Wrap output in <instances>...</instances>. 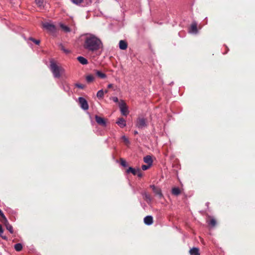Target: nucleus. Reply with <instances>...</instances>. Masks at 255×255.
Masks as SVG:
<instances>
[{
  "mask_svg": "<svg viewBox=\"0 0 255 255\" xmlns=\"http://www.w3.org/2000/svg\"><path fill=\"white\" fill-rule=\"evenodd\" d=\"M22 245L20 243H17V244H16L14 246V249L15 250V251H16L17 252H20L21 251V250L22 249Z\"/></svg>",
  "mask_w": 255,
  "mask_h": 255,
  "instance_id": "24",
  "label": "nucleus"
},
{
  "mask_svg": "<svg viewBox=\"0 0 255 255\" xmlns=\"http://www.w3.org/2000/svg\"><path fill=\"white\" fill-rule=\"evenodd\" d=\"M61 50L63 51V52H64L66 54H68L70 53V51L65 49L63 46L61 47Z\"/></svg>",
  "mask_w": 255,
  "mask_h": 255,
  "instance_id": "36",
  "label": "nucleus"
},
{
  "mask_svg": "<svg viewBox=\"0 0 255 255\" xmlns=\"http://www.w3.org/2000/svg\"><path fill=\"white\" fill-rule=\"evenodd\" d=\"M43 27L47 30L48 31L51 33L55 32L56 27L55 26L49 22H44L42 23Z\"/></svg>",
  "mask_w": 255,
  "mask_h": 255,
  "instance_id": "4",
  "label": "nucleus"
},
{
  "mask_svg": "<svg viewBox=\"0 0 255 255\" xmlns=\"http://www.w3.org/2000/svg\"><path fill=\"white\" fill-rule=\"evenodd\" d=\"M134 134H136L138 133V132L137 131H134Z\"/></svg>",
  "mask_w": 255,
  "mask_h": 255,
  "instance_id": "40",
  "label": "nucleus"
},
{
  "mask_svg": "<svg viewBox=\"0 0 255 255\" xmlns=\"http://www.w3.org/2000/svg\"><path fill=\"white\" fill-rule=\"evenodd\" d=\"M77 60L82 65H86L88 63L87 59L83 56H78Z\"/></svg>",
  "mask_w": 255,
  "mask_h": 255,
  "instance_id": "16",
  "label": "nucleus"
},
{
  "mask_svg": "<svg viewBox=\"0 0 255 255\" xmlns=\"http://www.w3.org/2000/svg\"><path fill=\"white\" fill-rule=\"evenodd\" d=\"M141 195L143 196L144 199L148 204H150L152 201V199L150 195L146 191H143L141 193Z\"/></svg>",
  "mask_w": 255,
  "mask_h": 255,
  "instance_id": "9",
  "label": "nucleus"
},
{
  "mask_svg": "<svg viewBox=\"0 0 255 255\" xmlns=\"http://www.w3.org/2000/svg\"><path fill=\"white\" fill-rule=\"evenodd\" d=\"M119 47L122 50H126L128 47V44L125 41L121 40L119 42Z\"/></svg>",
  "mask_w": 255,
  "mask_h": 255,
  "instance_id": "15",
  "label": "nucleus"
},
{
  "mask_svg": "<svg viewBox=\"0 0 255 255\" xmlns=\"http://www.w3.org/2000/svg\"><path fill=\"white\" fill-rule=\"evenodd\" d=\"M60 26L66 32H69L70 31V28L63 23H60Z\"/></svg>",
  "mask_w": 255,
  "mask_h": 255,
  "instance_id": "23",
  "label": "nucleus"
},
{
  "mask_svg": "<svg viewBox=\"0 0 255 255\" xmlns=\"http://www.w3.org/2000/svg\"><path fill=\"white\" fill-rule=\"evenodd\" d=\"M122 139L124 140L126 144H128L129 143V140L125 135L122 136Z\"/></svg>",
  "mask_w": 255,
  "mask_h": 255,
  "instance_id": "29",
  "label": "nucleus"
},
{
  "mask_svg": "<svg viewBox=\"0 0 255 255\" xmlns=\"http://www.w3.org/2000/svg\"><path fill=\"white\" fill-rule=\"evenodd\" d=\"M208 204H209V203H206V205H207V206L208 205Z\"/></svg>",
  "mask_w": 255,
  "mask_h": 255,
  "instance_id": "42",
  "label": "nucleus"
},
{
  "mask_svg": "<svg viewBox=\"0 0 255 255\" xmlns=\"http://www.w3.org/2000/svg\"><path fill=\"white\" fill-rule=\"evenodd\" d=\"M61 87L63 90L68 93L69 95L71 94L70 91V87L68 83H67L66 81H63L61 82Z\"/></svg>",
  "mask_w": 255,
  "mask_h": 255,
  "instance_id": "10",
  "label": "nucleus"
},
{
  "mask_svg": "<svg viewBox=\"0 0 255 255\" xmlns=\"http://www.w3.org/2000/svg\"><path fill=\"white\" fill-rule=\"evenodd\" d=\"M136 175L138 177H141L142 176V173L140 169L137 168V172Z\"/></svg>",
  "mask_w": 255,
  "mask_h": 255,
  "instance_id": "33",
  "label": "nucleus"
},
{
  "mask_svg": "<svg viewBox=\"0 0 255 255\" xmlns=\"http://www.w3.org/2000/svg\"><path fill=\"white\" fill-rule=\"evenodd\" d=\"M0 216L2 218L3 221L5 220V219H6L3 214L2 211L0 209Z\"/></svg>",
  "mask_w": 255,
  "mask_h": 255,
  "instance_id": "37",
  "label": "nucleus"
},
{
  "mask_svg": "<svg viewBox=\"0 0 255 255\" xmlns=\"http://www.w3.org/2000/svg\"><path fill=\"white\" fill-rule=\"evenodd\" d=\"M3 223L5 226L6 229L9 232L10 234L13 233V227L9 223L8 221L6 219H5V220L3 221Z\"/></svg>",
  "mask_w": 255,
  "mask_h": 255,
  "instance_id": "11",
  "label": "nucleus"
},
{
  "mask_svg": "<svg viewBox=\"0 0 255 255\" xmlns=\"http://www.w3.org/2000/svg\"><path fill=\"white\" fill-rule=\"evenodd\" d=\"M108 90H105V91L104 92V93H108Z\"/></svg>",
  "mask_w": 255,
  "mask_h": 255,
  "instance_id": "41",
  "label": "nucleus"
},
{
  "mask_svg": "<svg viewBox=\"0 0 255 255\" xmlns=\"http://www.w3.org/2000/svg\"><path fill=\"white\" fill-rule=\"evenodd\" d=\"M112 87H113V84H110L108 85V88H112Z\"/></svg>",
  "mask_w": 255,
  "mask_h": 255,
  "instance_id": "39",
  "label": "nucleus"
},
{
  "mask_svg": "<svg viewBox=\"0 0 255 255\" xmlns=\"http://www.w3.org/2000/svg\"><path fill=\"white\" fill-rule=\"evenodd\" d=\"M137 172V168L134 169L132 167H129L127 170L128 173H131L133 175H136Z\"/></svg>",
  "mask_w": 255,
  "mask_h": 255,
  "instance_id": "21",
  "label": "nucleus"
},
{
  "mask_svg": "<svg viewBox=\"0 0 255 255\" xmlns=\"http://www.w3.org/2000/svg\"><path fill=\"white\" fill-rule=\"evenodd\" d=\"M147 126V124L145 119L143 118H139L136 122V127L140 129H142Z\"/></svg>",
  "mask_w": 255,
  "mask_h": 255,
  "instance_id": "3",
  "label": "nucleus"
},
{
  "mask_svg": "<svg viewBox=\"0 0 255 255\" xmlns=\"http://www.w3.org/2000/svg\"><path fill=\"white\" fill-rule=\"evenodd\" d=\"M86 79L88 83H91L94 80L95 78L93 75H89L86 76Z\"/></svg>",
  "mask_w": 255,
  "mask_h": 255,
  "instance_id": "25",
  "label": "nucleus"
},
{
  "mask_svg": "<svg viewBox=\"0 0 255 255\" xmlns=\"http://www.w3.org/2000/svg\"><path fill=\"white\" fill-rule=\"evenodd\" d=\"M104 92L103 90H100L98 91L97 93V97L99 99H102L104 97Z\"/></svg>",
  "mask_w": 255,
  "mask_h": 255,
  "instance_id": "26",
  "label": "nucleus"
},
{
  "mask_svg": "<svg viewBox=\"0 0 255 255\" xmlns=\"http://www.w3.org/2000/svg\"><path fill=\"white\" fill-rule=\"evenodd\" d=\"M189 252L190 255H200L199 249L197 248H193Z\"/></svg>",
  "mask_w": 255,
  "mask_h": 255,
  "instance_id": "18",
  "label": "nucleus"
},
{
  "mask_svg": "<svg viewBox=\"0 0 255 255\" xmlns=\"http://www.w3.org/2000/svg\"><path fill=\"white\" fill-rule=\"evenodd\" d=\"M103 46L101 40L93 34H87L86 35L83 47L89 52H95Z\"/></svg>",
  "mask_w": 255,
  "mask_h": 255,
  "instance_id": "1",
  "label": "nucleus"
},
{
  "mask_svg": "<svg viewBox=\"0 0 255 255\" xmlns=\"http://www.w3.org/2000/svg\"><path fill=\"white\" fill-rule=\"evenodd\" d=\"M3 231L1 225L0 224V236L2 237L3 239H6V238L5 236H2V234H3Z\"/></svg>",
  "mask_w": 255,
  "mask_h": 255,
  "instance_id": "31",
  "label": "nucleus"
},
{
  "mask_svg": "<svg viewBox=\"0 0 255 255\" xmlns=\"http://www.w3.org/2000/svg\"><path fill=\"white\" fill-rule=\"evenodd\" d=\"M119 107L122 115L126 116L128 112L126 103L122 101L120 104Z\"/></svg>",
  "mask_w": 255,
  "mask_h": 255,
  "instance_id": "7",
  "label": "nucleus"
},
{
  "mask_svg": "<svg viewBox=\"0 0 255 255\" xmlns=\"http://www.w3.org/2000/svg\"><path fill=\"white\" fill-rule=\"evenodd\" d=\"M28 40L33 41L34 43H35L36 45H39L40 43V40H36L34 39L32 37H29L28 38Z\"/></svg>",
  "mask_w": 255,
  "mask_h": 255,
  "instance_id": "27",
  "label": "nucleus"
},
{
  "mask_svg": "<svg viewBox=\"0 0 255 255\" xmlns=\"http://www.w3.org/2000/svg\"><path fill=\"white\" fill-rule=\"evenodd\" d=\"M172 194L174 195L177 196L180 194V190L178 187H174L172 189Z\"/></svg>",
  "mask_w": 255,
  "mask_h": 255,
  "instance_id": "20",
  "label": "nucleus"
},
{
  "mask_svg": "<svg viewBox=\"0 0 255 255\" xmlns=\"http://www.w3.org/2000/svg\"><path fill=\"white\" fill-rule=\"evenodd\" d=\"M95 120L98 124L99 125H101L103 127H106L107 126V122L106 120L101 117H99L97 115L95 116Z\"/></svg>",
  "mask_w": 255,
  "mask_h": 255,
  "instance_id": "8",
  "label": "nucleus"
},
{
  "mask_svg": "<svg viewBox=\"0 0 255 255\" xmlns=\"http://www.w3.org/2000/svg\"><path fill=\"white\" fill-rule=\"evenodd\" d=\"M197 24L196 22H193L190 28L189 32L193 34H197L198 33Z\"/></svg>",
  "mask_w": 255,
  "mask_h": 255,
  "instance_id": "12",
  "label": "nucleus"
},
{
  "mask_svg": "<svg viewBox=\"0 0 255 255\" xmlns=\"http://www.w3.org/2000/svg\"><path fill=\"white\" fill-rule=\"evenodd\" d=\"M121 164L123 166L126 167L127 166V162L125 160H124L123 159H121Z\"/></svg>",
  "mask_w": 255,
  "mask_h": 255,
  "instance_id": "35",
  "label": "nucleus"
},
{
  "mask_svg": "<svg viewBox=\"0 0 255 255\" xmlns=\"http://www.w3.org/2000/svg\"><path fill=\"white\" fill-rule=\"evenodd\" d=\"M45 0H35V2L38 7L40 8H43Z\"/></svg>",
  "mask_w": 255,
  "mask_h": 255,
  "instance_id": "19",
  "label": "nucleus"
},
{
  "mask_svg": "<svg viewBox=\"0 0 255 255\" xmlns=\"http://www.w3.org/2000/svg\"><path fill=\"white\" fill-rule=\"evenodd\" d=\"M113 100L115 103H118L119 102V99L117 97H113Z\"/></svg>",
  "mask_w": 255,
  "mask_h": 255,
  "instance_id": "38",
  "label": "nucleus"
},
{
  "mask_svg": "<svg viewBox=\"0 0 255 255\" xmlns=\"http://www.w3.org/2000/svg\"><path fill=\"white\" fill-rule=\"evenodd\" d=\"M208 224L212 227H214L216 224V221L214 219H212Z\"/></svg>",
  "mask_w": 255,
  "mask_h": 255,
  "instance_id": "28",
  "label": "nucleus"
},
{
  "mask_svg": "<svg viewBox=\"0 0 255 255\" xmlns=\"http://www.w3.org/2000/svg\"><path fill=\"white\" fill-rule=\"evenodd\" d=\"M80 107L84 110H87L89 109V105L87 100L83 97H80L78 98Z\"/></svg>",
  "mask_w": 255,
  "mask_h": 255,
  "instance_id": "5",
  "label": "nucleus"
},
{
  "mask_svg": "<svg viewBox=\"0 0 255 255\" xmlns=\"http://www.w3.org/2000/svg\"><path fill=\"white\" fill-rule=\"evenodd\" d=\"M144 162L148 165H152L153 161L150 155H146L143 158Z\"/></svg>",
  "mask_w": 255,
  "mask_h": 255,
  "instance_id": "14",
  "label": "nucleus"
},
{
  "mask_svg": "<svg viewBox=\"0 0 255 255\" xmlns=\"http://www.w3.org/2000/svg\"><path fill=\"white\" fill-rule=\"evenodd\" d=\"M151 166L149 165H142L141 166V169L143 170H146L147 169H148Z\"/></svg>",
  "mask_w": 255,
  "mask_h": 255,
  "instance_id": "32",
  "label": "nucleus"
},
{
  "mask_svg": "<svg viewBox=\"0 0 255 255\" xmlns=\"http://www.w3.org/2000/svg\"><path fill=\"white\" fill-rule=\"evenodd\" d=\"M116 123L121 128H124L126 126V122L123 118L119 119Z\"/></svg>",
  "mask_w": 255,
  "mask_h": 255,
  "instance_id": "17",
  "label": "nucleus"
},
{
  "mask_svg": "<svg viewBox=\"0 0 255 255\" xmlns=\"http://www.w3.org/2000/svg\"><path fill=\"white\" fill-rule=\"evenodd\" d=\"M96 74L97 76H98L99 77H100L102 79H105L107 77V75L105 73H103L98 70L96 71Z\"/></svg>",
  "mask_w": 255,
  "mask_h": 255,
  "instance_id": "22",
  "label": "nucleus"
},
{
  "mask_svg": "<svg viewBox=\"0 0 255 255\" xmlns=\"http://www.w3.org/2000/svg\"><path fill=\"white\" fill-rule=\"evenodd\" d=\"M83 1V0H72V1L76 4H79L82 2Z\"/></svg>",
  "mask_w": 255,
  "mask_h": 255,
  "instance_id": "34",
  "label": "nucleus"
},
{
  "mask_svg": "<svg viewBox=\"0 0 255 255\" xmlns=\"http://www.w3.org/2000/svg\"><path fill=\"white\" fill-rule=\"evenodd\" d=\"M150 187L152 189L153 193L157 195L159 198L163 197L161 190L159 187L155 186L154 185H150Z\"/></svg>",
  "mask_w": 255,
  "mask_h": 255,
  "instance_id": "6",
  "label": "nucleus"
},
{
  "mask_svg": "<svg viewBox=\"0 0 255 255\" xmlns=\"http://www.w3.org/2000/svg\"><path fill=\"white\" fill-rule=\"evenodd\" d=\"M144 223L147 225H150L153 223V218L151 216H147L144 218Z\"/></svg>",
  "mask_w": 255,
  "mask_h": 255,
  "instance_id": "13",
  "label": "nucleus"
},
{
  "mask_svg": "<svg viewBox=\"0 0 255 255\" xmlns=\"http://www.w3.org/2000/svg\"><path fill=\"white\" fill-rule=\"evenodd\" d=\"M75 86L79 88V89H83L85 88V86L83 84H79V83H76L75 84Z\"/></svg>",
  "mask_w": 255,
  "mask_h": 255,
  "instance_id": "30",
  "label": "nucleus"
},
{
  "mask_svg": "<svg viewBox=\"0 0 255 255\" xmlns=\"http://www.w3.org/2000/svg\"><path fill=\"white\" fill-rule=\"evenodd\" d=\"M49 69L55 78H59L64 72V69L59 65L53 59L50 60Z\"/></svg>",
  "mask_w": 255,
  "mask_h": 255,
  "instance_id": "2",
  "label": "nucleus"
}]
</instances>
